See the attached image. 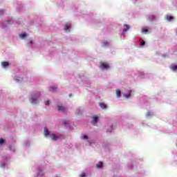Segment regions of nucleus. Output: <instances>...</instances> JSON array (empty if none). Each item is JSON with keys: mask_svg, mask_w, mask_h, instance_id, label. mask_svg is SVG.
Wrapping results in <instances>:
<instances>
[{"mask_svg": "<svg viewBox=\"0 0 177 177\" xmlns=\"http://www.w3.org/2000/svg\"><path fill=\"white\" fill-rule=\"evenodd\" d=\"M39 97H41V93L32 94L30 97V103L33 104L34 102H37Z\"/></svg>", "mask_w": 177, "mask_h": 177, "instance_id": "obj_1", "label": "nucleus"}, {"mask_svg": "<svg viewBox=\"0 0 177 177\" xmlns=\"http://www.w3.org/2000/svg\"><path fill=\"white\" fill-rule=\"evenodd\" d=\"M97 121H99V116L97 115H93L92 117L91 124L95 127Z\"/></svg>", "mask_w": 177, "mask_h": 177, "instance_id": "obj_2", "label": "nucleus"}, {"mask_svg": "<svg viewBox=\"0 0 177 177\" xmlns=\"http://www.w3.org/2000/svg\"><path fill=\"white\" fill-rule=\"evenodd\" d=\"M109 64H106L104 62H101L100 66V68H101V70H109Z\"/></svg>", "mask_w": 177, "mask_h": 177, "instance_id": "obj_3", "label": "nucleus"}, {"mask_svg": "<svg viewBox=\"0 0 177 177\" xmlns=\"http://www.w3.org/2000/svg\"><path fill=\"white\" fill-rule=\"evenodd\" d=\"M58 111H62L63 113H66V107L64 106H57Z\"/></svg>", "mask_w": 177, "mask_h": 177, "instance_id": "obj_4", "label": "nucleus"}, {"mask_svg": "<svg viewBox=\"0 0 177 177\" xmlns=\"http://www.w3.org/2000/svg\"><path fill=\"white\" fill-rule=\"evenodd\" d=\"M57 89V86H51L49 88H48V91L50 92H56Z\"/></svg>", "mask_w": 177, "mask_h": 177, "instance_id": "obj_5", "label": "nucleus"}, {"mask_svg": "<svg viewBox=\"0 0 177 177\" xmlns=\"http://www.w3.org/2000/svg\"><path fill=\"white\" fill-rule=\"evenodd\" d=\"M165 19H166V20H167V21H172L174 20V17H172L169 15H166Z\"/></svg>", "mask_w": 177, "mask_h": 177, "instance_id": "obj_6", "label": "nucleus"}, {"mask_svg": "<svg viewBox=\"0 0 177 177\" xmlns=\"http://www.w3.org/2000/svg\"><path fill=\"white\" fill-rule=\"evenodd\" d=\"M124 28L123 29V32H127V31L129 30V28H131V27L128 24H124Z\"/></svg>", "mask_w": 177, "mask_h": 177, "instance_id": "obj_7", "label": "nucleus"}, {"mask_svg": "<svg viewBox=\"0 0 177 177\" xmlns=\"http://www.w3.org/2000/svg\"><path fill=\"white\" fill-rule=\"evenodd\" d=\"M50 138L52 140H57V139H59V138L56 137V135H55L54 133L50 135Z\"/></svg>", "mask_w": 177, "mask_h": 177, "instance_id": "obj_8", "label": "nucleus"}, {"mask_svg": "<svg viewBox=\"0 0 177 177\" xmlns=\"http://www.w3.org/2000/svg\"><path fill=\"white\" fill-rule=\"evenodd\" d=\"M1 66H3V67H8V66H9V62H3L1 63Z\"/></svg>", "mask_w": 177, "mask_h": 177, "instance_id": "obj_9", "label": "nucleus"}, {"mask_svg": "<svg viewBox=\"0 0 177 177\" xmlns=\"http://www.w3.org/2000/svg\"><path fill=\"white\" fill-rule=\"evenodd\" d=\"M103 167V162H100L98 164L96 165L97 168H102Z\"/></svg>", "mask_w": 177, "mask_h": 177, "instance_id": "obj_10", "label": "nucleus"}, {"mask_svg": "<svg viewBox=\"0 0 177 177\" xmlns=\"http://www.w3.org/2000/svg\"><path fill=\"white\" fill-rule=\"evenodd\" d=\"M170 68H171V70H173V71H176V70H177V66L171 65Z\"/></svg>", "mask_w": 177, "mask_h": 177, "instance_id": "obj_11", "label": "nucleus"}, {"mask_svg": "<svg viewBox=\"0 0 177 177\" xmlns=\"http://www.w3.org/2000/svg\"><path fill=\"white\" fill-rule=\"evenodd\" d=\"M15 81H17V82H19V81H21V80H23V77H20L16 76V77H15Z\"/></svg>", "mask_w": 177, "mask_h": 177, "instance_id": "obj_12", "label": "nucleus"}, {"mask_svg": "<svg viewBox=\"0 0 177 177\" xmlns=\"http://www.w3.org/2000/svg\"><path fill=\"white\" fill-rule=\"evenodd\" d=\"M100 107L101 109H106L107 106L106 104H103V103H100Z\"/></svg>", "mask_w": 177, "mask_h": 177, "instance_id": "obj_13", "label": "nucleus"}, {"mask_svg": "<svg viewBox=\"0 0 177 177\" xmlns=\"http://www.w3.org/2000/svg\"><path fill=\"white\" fill-rule=\"evenodd\" d=\"M19 37L23 39L26 38V37H27V34H26V33L20 34Z\"/></svg>", "mask_w": 177, "mask_h": 177, "instance_id": "obj_14", "label": "nucleus"}, {"mask_svg": "<svg viewBox=\"0 0 177 177\" xmlns=\"http://www.w3.org/2000/svg\"><path fill=\"white\" fill-rule=\"evenodd\" d=\"M49 135V131L46 129V128L44 129V136H48Z\"/></svg>", "mask_w": 177, "mask_h": 177, "instance_id": "obj_15", "label": "nucleus"}, {"mask_svg": "<svg viewBox=\"0 0 177 177\" xmlns=\"http://www.w3.org/2000/svg\"><path fill=\"white\" fill-rule=\"evenodd\" d=\"M116 95H117L118 97H120V96H121V91L117 90L116 91Z\"/></svg>", "mask_w": 177, "mask_h": 177, "instance_id": "obj_16", "label": "nucleus"}, {"mask_svg": "<svg viewBox=\"0 0 177 177\" xmlns=\"http://www.w3.org/2000/svg\"><path fill=\"white\" fill-rule=\"evenodd\" d=\"M131 93H132V91H130L128 94H124V96L128 99L131 96Z\"/></svg>", "mask_w": 177, "mask_h": 177, "instance_id": "obj_17", "label": "nucleus"}, {"mask_svg": "<svg viewBox=\"0 0 177 177\" xmlns=\"http://www.w3.org/2000/svg\"><path fill=\"white\" fill-rule=\"evenodd\" d=\"M64 30L65 31H68V30H70V27H68V25H66Z\"/></svg>", "mask_w": 177, "mask_h": 177, "instance_id": "obj_18", "label": "nucleus"}, {"mask_svg": "<svg viewBox=\"0 0 177 177\" xmlns=\"http://www.w3.org/2000/svg\"><path fill=\"white\" fill-rule=\"evenodd\" d=\"M145 44H146V42L145 41V40H142L141 41V46H145Z\"/></svg>", "mask_w": 177, "mask_h": 177, "instance_id": "obj_19", "label": "nucleus"}, {"mask_svg": "<svg viewBox=\"0 0 177 177\" xmlns=\"http://www.w3.org/2000/svg\"><path fill=\"white\" fill-rule=\"evenodd\" d=\"M82 139H84V140H88V136H83Z\"/></svg>", "mask_w": 177, "mask_h": 177, "instance_id": "obj_20", "label": "nucleus"}, {"mask_svg": "<svg viewBox=\"0 0 177 177\" xmlns=\"http://www.w3.org/2000/svg\"><path fill=\"white\" fill-rule=\"evenodd\" d=\"M3 143H5V140L0 139V145H3Z\"/></svg>", "mask_w": 177, "mask_h": 177, "instance_id": "obj_21", "label": "nucleus"}, {"mask_svg": "<svg viewBox=\"0 0 177 177\" xmlns=\"http://www.w3.org/2000/svg\"><path fill=\"white\" fill-rule=\"evenodd\" d=\"M149 31V30L144 28L142 29V32H147Z\"/></svg>", "mask_w": 177, "mask_h": 177, "instance_id": "obj_22", "label": "nucleus"}, {"mask_svg": "<svg viewBox=\"0 0 177 177\" xmlns=\"http://www.w3.org/2000/svg\"><path fill=\"white\" fill-rule=\"evenodd\" d=\"M49 100H47V101H46L45 102V104H46V106H49Z\"/></svg>", "mask_w": 177, "mask_h": 177, "instance_id": "obj_23", "label": "nucleus"}, {"mask_svg": "<svg viewBox=\"0 0 177 177\" xmlns=\"http://www.w3.org/2000/svg\"><path fill=\"white\" fill-rule=\"evenodd\" d=\"M80 177H86V174L85 173H82Z\"/></svg>", "mask_w": 177, "mask_h": 177, "instance_id": "obj_24", "label": "nucleus"}, {"mask_svg": "<svg viewBox=\"0 0 177 177\" xmlns=\"http://www.w3.org/2000/svg\"><path fill=\"white\" fill-rule=\"evenodd\" d=\"M63 124H64V125H66L67 121H66V120H64V121L63 122Z\"/></svg>", "mask_w": 177, "mask_h": 177, "instance_id": "obj_25", "label": "nucleus"}, {"mask_svg": "<svg viewBox=\"0 0 177 177\" xmlns=\"http://www.w3.org/2000/svg\"><path fill=\"white\" fill-rule=\"evenodd\" d=\"M111 131H113V126H111V130L108 131V132H111Z\"/></svg>", "mask_w": 177, "mask_h": 177, "instance_id": "obj_26", "label": "nucleus"}, {"mask_svg": "<svg viewBox=\"0 0 177 177\" xmlns=\"http://www.w3.org/2000/svg\"><path fill=\"white\" fill-rule=\"evenodd\" d=\"M150 115V112H147V115Z\"/></svg>", "mask_w": 177, "mask_h": 177, "instance_id": "obj_27", "label": "nucleus"}, {"mask_svg": "<svg viewBox=\"0 0 177 177\" xmlns=\"http://www.w3.org/2000/svg\"><path fill=\"white\" fill-rule=\"evenodd\" d=\"M122 35H125V34L124 32L122 33Z\"/></svg>", "mask_w": 177, "mask_h": 177, "instance_id": "obj_28", "label": "nucleus"}, {"mask_svg": "<svg viewBox=\"0 0 177 177\" xmlns=\"http://www.w3.org/2000/svg\"><path fill=\"white\" fill-rule=\"evenodd\" d=\"M30 44H32V41H30Z\"/></svg>", "mask_w": 177, "mask_h": 177, "instance_id": "obj_29", "label": "nucleus"}]
</instances>
